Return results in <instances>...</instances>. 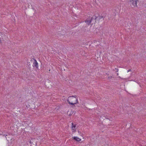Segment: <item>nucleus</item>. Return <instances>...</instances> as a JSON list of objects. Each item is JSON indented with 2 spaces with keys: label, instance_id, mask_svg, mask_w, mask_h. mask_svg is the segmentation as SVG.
<instances>
[{
  "label": "nucleus",
  "instance_id": "nucleus-1",
  "mask_svg": "<svg viewBox=\"0 0 146 146\" xmlns=\"http://www.w3.org/2000/svg\"><path fill=\"white\" fill-rule=\"evenodd\" d=\"M69 99L67 100L68 103L70 105H74L78 103L77 97L76 96H70L68 98Z\"/></svg>",
  "mask_w": 146,
  "mask_h": 146
},
{
  "label": "nucleus",
  "instance_id": "nucleus-2",
  "mask_svg": "<svg viewBox=\"0 0 146 146\" xmlns=\"http://www.w3.org/2000/svg\"><path fill=\"white\" fill-rule=\"evenodd\" d=\"M94 20V18L93 17H89L88 18L86 19L85 21V23L86 24L90 25L91 24L92 21L93 20Z\"/></svg>",
  "mask_w": 146,
  "mask_h": 146
},
{
  "label": "nucleus",
  "instance_id": "nucleus-3",
  "mask_svg": "<svg viewBox=\"0 0 146 146\" xmlns=\"http://www.w3.org/2000/svg\"><path fill=\"white\" fill-rule=\"evenodd\" d=\"M34 66L36 68L38 69V64L36 60L34 59V62H33Z\"/></svg>",
  "mask_w": 146,
  "mask_h": 146
},
{
  "label": "nucleus",
  "instance_id": "nucleus-4",
  "mask_svg": "<svg viewBox=\"0 0 146 146\" xmlns=\"http://www.w3.org/2000/svg\"><path fill=\"white\" fill-rule=\"evenodd\" d=\"M104 17L102 16H99L98 17H97L95 16V18H94V20H95L96 19L98 20H100L101 19L104 17Z\"/></svg>",
  "mask_w": 146,
  "mask_h": 146
},
{
  "label": "nucleus",
  "instance_id": "nucleus-5",
  "mask_svg": "<svg viewBox=\"0 0 146 146\" xmlns=\"http://www.w3.org/2000/svg\"><path fill=\"white\" fill-rule=\"evenodd\" d=\"M72 138L74 140H75L76 141H80L81 140V139L77 137H73Z\"/></svg>",
  "mask_w": 146,
  "mask_h": 146
},
{
  "label": "nucleus",
  "instance_id": "nucleus-6",
  "mask_svg": "<svg viewBox=\"0 0 146 146\" xmlns=\"http://www.w3.org/2000/svg\"><path fill=\"white\" fill-rule=\"evenodd\" d=\"M72 130H74V131H75L76 130H75V128L76 127V125H74L73 123H72Z\"/></svg>",
  "mask_w": 146,
  "mask_h": 146
},
{
  "label": "nucleus",
  "instance_id": "nucleus-7",
  "mask_svg": "<svg viewBox=\"0 0 146 146\" xmlns=\"http://www.w3.org/2000/svg\"><path fill=\"white\" fill-rule=\"evenodd\" d=\"M133 2L132 3V4H133V5L134 6H136L137 5V1L135 0L134 1V0H133Z\"/></svg>",
  "mask_w": 146,
  "mask_h": 146
},
{
  "label": "nucleus",
  "instance_id": "nucleus-8",
  "mask_svg": "<svg viewBox=\"0 0 146 146\" xmlns=\"http://www.w3.org/2000/svg\"><path fill=\"white\" fill-rule=\"evenodd\" d=\"M116 70V72H118V69H117V68H115V69Z\"/></svg>",
  "mask_w": 146,
  "mask_h": 146
},
{
  "label": "nucleus",
  "instance_id": "nucleus-9",
  "mask_svg": "<svg viewBox=\"0 0 146 146\" xmlns=\"http://www.w3.org/2000/svg\"><path fill=\"white\" fill-rule=\"evenodd\" d=\"M111 78H112L111 76V77H108V78L110 79H111Z\"/></svg>",
  "mask_w": 146,
  "mask_h": 146
},
{
  "label": "nucleus",
  "instance_id": "nucleus-10",
  "mask_svg": "<svg viewBox=\"0 0 146 146\" xmlns=\"http://www.w3.org/2000/svg\"><path fill=\"white\" fill-rule=\"evenodd\" d=\"M131 71V70L130 69L128 71V72H129V71Z\"/></svg>",
  "mask_w": 146,
  "mask_h": 146
},
{
  "label": "nucleus",
  "instance_id": "nucleus-11",
  "mask_svg": "<svg viewBox=\"0 0 146 146\" xmlns=\"http://www.w3.org/2000/svg\"><path fill=\"white\" fill-rule=\"evenodd\" d=\"M117 76H118V73H117Z\"/></svg>",
  "mask_w": 146,
  "mask_h": 146
}]
</instances>
